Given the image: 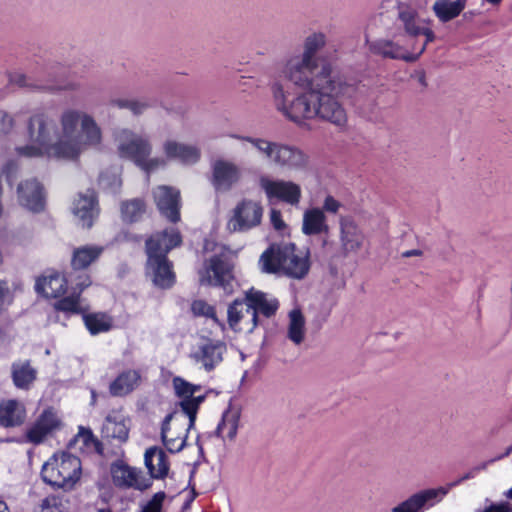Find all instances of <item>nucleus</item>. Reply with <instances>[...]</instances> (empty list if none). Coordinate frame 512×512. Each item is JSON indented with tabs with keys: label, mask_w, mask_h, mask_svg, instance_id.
Masks as SVG:
<instances>
[{
	"label": "nucleus",
	"mask_w": 512,
	"mask_h": 512,
	"mask_svg": "<svg viewBox=\"0 0 512 512\" xmlns=\"http://www.w3.org/2000/svg\"><path fill=\"white\" fill-rule=\"evenodd\" d=\"M325 44L324 33L308 35L303 42V51L290 55L279 76L269 84L275 110L296 124L322 119L343 127L347 122L346 112L336 98L352 97L355 87L330 63L317 57Z\"/></svg>",
	"instance_id": "f257e3e1"
},
{
	"label": "nucleus",
	"mask_w": 512,
	"mask_h": 512,
	"mask_svg": "<svg viewBox=\"0 0 512 512\" xmlns=\"http://www.w3.org/2000/svg\"><path fill=\"white\" fill-rule=\"evenodd\" d=\"M28 142L15 148L26 158L76 160L89 149L103 143V130L90 113L67 108L59 116L57 128L45 112L33 114L27 125Z\"/></svg>",
	"instance_id": "f03ea898"
},
{
	"label": "nucleus",
	"mask_w": 512,
	"mask_h": 512,
	"mask_svg": "<svg viewBox=\"0 0 512 512\" xmlns=\"http://www.w3.org/2000/svg\"><path fill=\"white\" fill-rule=\"evenodd\" d=\"M398 21L406 42L401 45L400 40L381 41L378 44V51L390 58L415 61L424 52L427 44L433 41L434 33L420 12L410 9L407 5L399 6Z\"/></svg>",
	"instance_id": "7ed1b4c3"
},
{
	"label": "nucleus",
	"mask_w": 512,
	"mask_h": 512,
	"mask_svg": "<svg viewBox=\"0 0 512 512\" xmlns=\"http://www.w3.org/2000/svg\"><path fill=\"white\" fill-rule=\"evenodd\" d=\"M181 244V235L176 229L157 233L146 242V275L152 283L160 288H169L175 282L172 264L167 253Z\"/></svg>",
	"instance_id": "20e7f679"
},
{
	"label": "nucleus",
	"mask_w": 512,
	"mask_h": 512,
	"mask_svg": "<svg viewBox=\"0 0 512 512\" xmlns=\"http://www.w3.org/2000/svg\"><path fill=\"white\" fill-rule=\"evenodd\" d=\"M310 266V251L293 243L272 246L264 251L259 259L262 272L281 274L297 280L306 277Z\"/></svg>",
	"instance_id": "39448f33"
},
{
	"label": "nucleus",
	"mask_w": 512,
	"mask_h": 512,
	"mask_svg": "<svg viewBox=\"0 0 512 512\" xmlns=\"http://www.w3.org/2000/svg\"><path fill=\"white\" fill-rule=\"evenodd\" d=\"M228 137L238 141L242 148H245L246 145L249 144L260 156L276 167L291 171H300L304 170L308 165L307 155L295 146L270 141L267 138L234 133L229 134Z\"/></svg>",
	"instance_id": "423d86ee"
},
{
	"label": "nucleus",
	"mask_w": 512,
	"mask_h": 512,
	"mask_svg": "<svg viewBox=\"0 0 512 512\" xmlns=\"http://www.w3.org/2000/svg\"><path fill=\"white\" fill-rule=\"evenodd\" d=\"M82 475L80 459L67 452L54 453L42 466L45 483L65 491L72 490Z\"/></svg>",
	"instance_id": "0eeeda50"
},
{
	"label": "nucleus",
	"mask_w": 512,
	"mask_h": 512,
	"mask_svg": "<svg viewBox=\"0 0 512 512\" xmlns=\"http://www.w3.org/2000/svg\"><path fill=\"white\" fill-rule=\"evenodd\" d=\"M114 139L120 157L133 161L144 171L151 172L164 165L163 159L150 158L152 146L147 137L124 128L115 132Z\"/></svg>",
	"instance_id": "6e6552de"
},
{
	"label": "nucleus",
	"mask_w": 512,
	"mask_h": 512,
	"mask_svg": "<svg viewBox=\"0 0 512 512\" xmlns=\"http://www.w3.org/2000/svg\"><path fill=\"white\" fill-rule=\"evenodd\" d=\"M342 204L332 195L325 196L322 207L311 206L302 215L301 231L305 236L328 234L330 226L326 213L337 214Z\"/></svg>",
	"instance_id": "1a4fd4ad"
},
{
	"label": "nucleus",
	"mask_w": 512,
	"mask_h": 512,
	"mask_svg": "<svg viewBox=\"0 0 512 512\" xmlns=\"http://www.w3.org/2000/svg\"><path fill=\"white\" fill-rule=\"evenodd\" d=\"M257 184L269 202L280 201L291 206H298L301 202L302 188L294 181L263 174L258 177Z\"/></svg>",
	"instance_id": "9d476101"
},
{
	"label": "nucleus",
	"mask_w": 512,
	"mask_h": 512,
	"mask_svg": "<svg viewBox=\"0 0 512 512\" xmlns=\"http://www.w3.org/2000/svg\"><path fill=\"white\" fill-rule=\"evenodd\" d=\"M264 208L260 201L244 198L231 211L227 221L230 232H247L261 224Z\"/></svg>",
	"instance_id": "9b49d317"
},
{
	"label": "nucleus",
	"mask_w": 512,
	"mask_h": 512,
	"mask_svg": "<svg viewBox=\"0 0 512 512\" xmlns=\"http://www.w3.org/2000/svg\"><path fill=\"white\" fill-rule=\"evenodd\" d=\"M195 419L178 412L168 415L162 425L161 437L165 447L172 453L181 451L186 443L188 430Z\"/></svg>",
	"instance_id": "f8f14e48"
},
{
	"label": "nucleus",
	"mask_w": 512,
	"mask_h": 512,
	"mask_svg": "<svg viewBox=\"0 0 512 512\" xmlns=\"http://www.w3.org/2000/svg\"><path fill=\"white\" fill-rule=\"evenodd\" d=\"M470 474L465 475L456 482L450 483L446 487L425 489L411 495L406 500L394 506L391 512H423L426 506H433L444 498L449 490L465 479H469Z\"/></svg>",
	"instance_id": "ddd939ff"
},
{
	"label": "nucleus",
	"mask_w": 512,
	"mask_h": 512,
	"mask_svg": "<svg viewBox=\"0 0 512 512\" xmlns=\"http://www.w3.org/2000/svg\"><path fill=\"white\" fill-rule=\"evenodd\" d=\"M339 250L342 255L356 256L364 248L365 234L357 222L351 217L339 219Z\"/></svg>",
	"instance_id": "4468645a"
},
{
	"label": "nucleus",
	"mask_w": 512,
	"mask_h": 512,
	"mask_svg": "<svg viewBox=\"0 0 512 512\" xmlns=\"http://www.w3.org/2000/svg\"><path fill=\"white\" fill-rule=\"evenodd\" d=\"M173 388L180 399V407L185 416L196 419V414L205 396L201 394V386L192 384L181 377L173 378Z\"/></svg>",
	"instance_id": "2eb2a0df"
},
{
	"label": "nucleus",
	"mask_w": 512,
	"mask_h": 512,
	"mask_svg": "<svg viewBox=\"0 0 512 512\" xmlns=\"http://www.w3.org/2000/svg\"><path fill=\"white\" fill-rule=\"evenodd\" d=\"M240 167L225 159H217L211 165V184L217 192H227L241 179Z\"/></svg>",
	"instance_id": "dca6fc26"
},
{
	"label": "nucleus",
	"mask_w": 512,
	"mask_h": 512,
	"mask_svg": "<svg viewBox=\"0 0 512 512\" xmlns=\"http://www.w3.org/2000/svg\"><path fill=\"white\" fill-rule=\"evenodd\" d=\"M62 427L61 418L51 410H44L26 431V440L33 444L42 443Z\"/></svg>",
	"instance_id": "f3484780"
},
{
	"label": "nucleus",
	"mask_w": 512,
	"mask_h": 512,
	"mask_svg": "<svg viewBox=\"0 0 512 512\" xmlns=\"http://www.w3.org/2000/svg\"><path fill=\"white\" fill-rule=\"evenodd\" d=\"M225 352L224 343L209 340L195 347L190 353V358L195 364L210 372L222 362Z\"/></svg>",
	"instance_id": "a211bd4d"
},
{
	"label": "nucleus",
	"mask_w": 512,
	"mask_h": 512,
	"mask_svg": "<svg viewBox=\"0 0 512 512\" xmlns=\"http://www.w3.org/2000/svg\"><path fill=\"white\" fill-rule=\"evenodd\" d=\"M227 322L235 332L250 333L257 326V316L250 311L244 299H235L228 307Z\"/></svg>",
	"instance_id": "6ab92c4d"
},
{
	"label": "nucleus",
	"mask_w": 512,
	"mask_h": 512,
	"mask_svg": "<svg viewBox=\"0 0 512 512\" xmlns=\"http://www.w3.org/2000/svg\"><path fill=\"white\" fill-rule=\"evenodd\" d=\"M110 473L113 483L118 487L144 490L149 486L140 470L130 467L122 461L113 463Z\"/></svg>",
	"instance_id": "aec40b11"
},
{
	"label": "nucleus",
	"mask_w": 512,
	"mask_h": 512,
	"mask_svg": "<svg viewBox=\"0 0 512 512\" xmlns=\"http://www.w3.org/2000/svg\"><path fill=\"white\" fill-rule=\"evenodd\" d=\"M155 204L164 217L171 222L180 220V193L168 186H158L153 190Z\"/></svg>",
	"instance_id": "412c9836"
},
{
	"label": "nucleus",
	"mask_w": 512,
	"mask_h": 512,
	"mask_svg": "<svg viewBox=\"0 0 512 512\" xmlns=\"http://www.w3.org/2000/svg\"><path fill=\"white\" fill-rule=\"evenodd\" d=\"M200 281L208 285L221 286L231 277L230 265L223 254H215L200 271Z\"/></svg>",
	"instance_id": "4be33fe9"
},
{
	"label": "nucleus",
	"mask_w": 512,
	"mask_h": 512,
	"mask_svg": "<svg viewBox=\"0 0 512 512\" xmlns=\"http://www.w3.org/2000/svg\"><path fill=\"white\" fill-rule=\"evenodd\" d=\"M131 421L122 411H112L107 415L102 426V435L105 438L115 439L120 443L126 442L129 437Z\"/></svg>",
	"instance_id": "5701e85b"
},
{
	"label": "nucleus",
	"mask_w": 512,
	"mask_h": 512,
	"mask_svg": "<svg viewBox=\"0 0 512 512\" xmlns=\"http://www.w3.org/2000/svg\"><path fill=\"white\" fill-rule=\"evenodd\" d=\"M244 301L255 316L262 314L266 317L274 315L279 307V303L273 296L264 293L255 288H250L244 292Z\"/></svg>",
	"instance_id": "b1692460"
},
{
	"label": "nucleus",
	"mask_w": 512,
	"mask_h": 512,
	"mask_svg": "<svg viewBox=\"0 0 512 512\" xmlns=\"http://www.w3.org/2000/svg\"><path fill=\"white\" fill-rule=\"evenodd\" d=\"M18 201L30 211H40L44 207L43 190L39 182L30 180L22 182L18 186Z\"/></svg>",
	"instance_id": "393cba45"
},
{
	"label": "nucleus",
	"mask_w": 512,
	"mask_h": 512,
	"mask_svg": "<svg viewBox=\"0 0 512 512\" xmlns=\"http://www.w3.org/2000/svg\"><path fill=\"white\" fill-rule=\"evenodd\" d=\"M72 213L78 219L79 225L90 227L98 214L94 192L79 194L73 203Z\"/></svg>",
	"instance_id": "a878e982"
},
{
	"label": "nucleus",
	"mask_w": 512,
	"mask_h": 512,
	"mask_svg": "<svg viewBox=\"0 0 512 512\" xmlns=\"http://www.w3.org/2000/svg\"><path fill=\"white\" fill-rule=\"evenodd\" d=\"M163 152L168 159L177 160L183 164H194L200 159V150L197 146L173 139L163 143Z\"/></svg>",
	"instance_id": "bb28decb"
},
{
	"label": "nucleus",
	"mask_w": 512,
	"mask_h": 512,
	"mask_svg": "<svg viewBox=\"0 0 512 512\" xmlns=\"http://www.w3.org/2000/svg\"><path fill=\"white\" fill-rule=\"evenodd\" d=\"M35 290L46 298H58L67 290V280L58 272H48L36 280Z\"/></svg>",
	"instance_id": "cd10ccee"
},
{
	"label": "nucleus",
	"mask_w": 512,
	"mask_h": 512,
	"mask_svg": "<svg viewBox=\"0 0 512 512\" xmlns=\"http://www.w3.org/2000/svg\"><path fill=\"white\" fill-rule=\"evenodd\" d=\"M144 463L148 473L154 479H163L169 473V458L159 447L153 446L145 451Z\"/></svg>",
	"instance_id": "c85d7f7f"
},
{
	"label": "nucleus",
	"mask_w": 512,
	"mask_h": 512,
	"mask_svg": "<svg viewBox=\"0 0 512 512\" xmlns=\"http://www.w3.org/2000/svg\"><path fill=\"white\" fill-rule=\"evenodd\" d=\"M26 419V409L22 402L8 399L0 403V425L14 427L21 425Z\"/></svg>",
	"instance_id": "c756f323"
},
{
	"label": "nucleus",
	"mask_w": 512,
	"mask_h": 512,
	"mask_svg": "<svg viewBox=\"0 0 512 512\" xmlns=\"http://www.w3.org/2000/svg\"><path fill=\"white\" fill-rule=\"evenodd\" d=\"M241 417L239 407L230 405L223 413L222 419L217 427L218 435L224 441H233L237 435Z\"/></svg>",
	"instance_id": "7c9ffc66"
},
{
	"label": "nucleus",
	"mask_w": 512,
	"mask_h": 512,
	"mask_svg": "<svg viewBox=\"0 0 512 512\" xmlns=\"http://www.w3.org/2000/svg\"><path fill=\"white\" fill-rule=\"evenodd\" d=\"M140 381L141 376L137 370H125L111 382L109 391L113 396H125L136 389Z\"/></svg>",
	"instance_id": "2f4dec72"
},
{
	"label": "nucleus",
	"mask_w": 512,
	"mask_h": 512,
	"mask_svg": "<svg viewBox=\"0 0 512 512\" xmlns=\"http://www.w3.org/2000/svg\"><path fill=\"white\" fill-rule=\"evenodd\" d=\"M466 0H437L433 10L438 19L442 22L456 18L465 8Z\"/></svg>",
	"instance_id": "473e14b6"
},
{
	"label": "nucleus",
	"mask_w": 512,
	"mask_h": 512,
	"mask_svg": "<svg viewBox=\"0 0 512 512\" xmlns=\"http://www.w3.org/2000/svg\"><path fill=\"white\" fill-rule=\"evenodd\" d=\"M288 338L296 345L303 342L306 334L305 319L298 309H293L288 315Z\"/></svg>",
	"instance_id": "72a5a7b5"
},
{
	"label": "nucleus",
	"mask_w": 512,
	"mask_h": 512,
	"mask_svg": "<svg viewBox=\"0 0 512 512\" xmlns=\"http://www.w3.org/2000/svg\"><path fill=\"white\" fill-rule=\"evenodd\" d=\"M12 378L15 386L27 389L36 378V371L28 362H17L12 366Z\"/></svg>",
	"instance_id": "f704fd0d"
},
{
	"label": "nucleus",
	"mask_w": 512,
	"mask_h": 512,
	"mask_svg": "<svg viewBox=\"0 0 512 512\" xmlns=\"http://www.w3.org/2000/svg\"><path fill=\"white\" fill-rule=\"evenodd\" d=\"M102 252L98 246H83L74 251L72 265L76 269H83L95 261Z\"/></svg>",
	"instance_id": "c9c22d12"
},
{
	"label": "nucleus",
	"mask_w": 512,
	"mask_h": 512,
	"mask_svg": "<svg viewBox=\"0 0 512 512\" xmlns=\"http://www.w3.org/2000/svg\"><path fill=\"white\" fill-rule=\"evenodd\" d=\"M85 326L91 334L108 331L112 326L111 318L104 313H91L83 316Z\"/></svg>",
	"instance_id": "e433bc0d"
},
{
	"label": "nucleus",
	"mask_w": 512,
	"mask_h": 512,
	"mask_svg": "<svg viewBox=\"0 0 512 512\" xmlns=\"http://www.w3.org/2000/svg\"><path fill=\"white\" fill-rule=\"evenodd\" d=\"M145 212V205L139 199L123 202L121 205V216L126 222H134L140 219Z\"/></svg>",
	"instance_id": "4c0bfd02"
},
{
	"label": "nucleus",
	"mask_w": 512,
	"mask_h": 512,
	"mask_svg": "<svg viewBox=\"0 0 512 512\" xmlns=\"http://www.w3.org/2000/svg\"><path fill=\"white\" fill-rule=\"evenodd\" d=\"M54 308L57 311H61L66 314H79L86 310L80 300V297L74 294L57 301L54 304Z\"/></svg>",
	"instance_id": "58836bf2"
},
{
	"label": "nucleus",
	"mask_w": 512,
	"mask_h": 512,
	"mask_svg": "<svg viewBox=\"0 0 512 512\" xmlns=\"http://www.w3.org/2000/svg\"><path fill=\"white\" fill-rule=\"evenodd\" d=\"M74 443L79 445V449L83 451L98 450L99 442L94 437L90 429L79 427V431L74 438Z\"/></svg>",
	"instance_id": "ea45409f"
},
{
	"label": "nucleus",
	"mask_w": 512,
	"mask_h": 512,
	"mask_svg": "<svg viewBox=\"0 0 512 512\" xmlns=\"http://www.w3.org/2000/svg\"><path fill=\"white\" fill-rule=\"evenodd\" d=\"M191 310L195 316L210 318L213 321L218 322L214 307L209 305L204 300L193 301L191 305Z\"/></svg>",
	"instance_id": "a19ab883"
},
{
	"label": "nucleus",
	"mask_w": 512,
	"mask_h": 512,
	"mask_svg": "<svg viewBox=\"0 0 512 512\" xmlns=\"http://www.w3.org/2000/svg\"><path fill=\"white\" fill-rule=\"evenodd\" d=\"M16 288L5 280H0V309L7 307L13 300V291Z\"/></svg>",
	"instance_id": "79ce46f5"
},
{
	"label": "nucleus",
	"mask_w": 512,
	"mask_h": 512,
	"mask_svg": "<svg viewBox=\"0 0 512 512\" xmlns=\"http://www.w3.org/2000/svg\"><path fill=\"white\" fill-rule=\"evenodd\" d=\"M165 498L164 492L155 493L149 501L142 505L140 512H161Z\"/></svg>",
	"instance_id": "37998d69"
},
{
	"label": "nucleus",
	"mask_w": 512,
	"mask_h": 512,
	"mask_svg": "<svg viewBox=\"0 0 512 512\" xmlns=\"http://www.w3.org/2000/svg\"><path fill=\"white\" fill-rule=\"evenodd\" d=\"M43 508L50 509L51 510L50 512H64L66 510L67 506H66V503L62 499H60L56 496H51L44 500Z\"/></svg>",
	"instance_id": "c03bdc74"
},
{
	"label": "nucleus",
	"mask_w": 512,
	"mask_h": 512,
	"mask_svg": "<svg viewBox=\"0 0 512 512\" xmlns=\"http://www.w3.org/2000/svg\"><path fill=\"white\" fill-rule=\"evenodd\" d=\"M428 2L429 0H398V7L407 5L410 9H415L421 13L427 7Z\"/></svg>",
	"instance_id": "a18cd8bd"
},
{
	"label": "nucleus",
	"mask_w": 512,
	"mask_h": 512,
	"mask_svg": "<svg viewBox=\"0 0 512 512\" xmlns=\"http://www.w3.org/2000/svg\"><path fill=\"white\" fill-rule=\"evenodd\" d=\"M13 126L12 118L0 110V135L7 134Z\"/></svg>",
	"instance_id": "49530a36"
},
{
	"label": "nucleus",
	"mask_w": 512,
	"mask_h": 512,
	"mask_svg": "<svg viewBox=\"0 0 512 512\" xmlns=\"http://www.w3.org/2000/svg\"><path fill=\"white\" fill-rule=\"evenodd\" d=\"M270 221L276 230L281 231L286 227L285 222L282 219V214L277 209H271Z\"/></svg>",
	"instance_id": "de8ad7c7"
},
{
	"label": "nucleus",
	"mask_w": 512,
	"mask_h": 512,
	"mask_svg": "<svg viewBox=\"0 0 512 512\" xmlns=\"http://www.w3.org/2000/svg\"><path fill=\"white\" fill-rule=\"evenodd\" d=\"M10 82L20 87L30 86L29 79L22 72H13L9 76Z\"/></svg>",
	"instance_id": "09e8293b"
},
{
	"label": "nucleus",
	"mask_w": 512,
	"mask_h": 512,
	"mask_svg": "<svg viewBox=\"0 0 512 512\" xmlns=\"http://www.w3.org/2000/svg\"><path fill=\"white\" fill-rule=\"evenodd\" d=\"M148 108V104L143 101L132 99L130 111L135 115L142 114Z\"/></svg>",
	"instance_id": "8fccbe9b"
},
{
	"label": "nucleus",
	"mask_w": 512,
	"mask_h": 512,
	"mask_svg": "<svg viewBox=\"0 0 512 512\" xmlns=\"http://www.w3.org/2000/svg\"><path fill=\"white\" fill-rule=\"evenodd\" d=\"M132 99H114L112 100V105L118 108H126L130 109Z\"/></svg>",
	"instance_id": "3c124183"
},
{
	"label": "nucleus",
	"mask_w": 512,
	"mask_h": 512,
	"mask_svg": "<svg viewBox=\"0 0 512 512\" xmlns=\"http://www.w3.org/2000/svg\"><path fill=\"white\" fill-rule=\"evenodd\" d=\"M505 504H506V502L499 503V504H492L483 510H478L477 512H503V509H505Z\"/></svg>",
	"instance_id": "603ef678"
},
{
	"label": "nucleus",
	"mask_w": 512,
	"mask_h": 512,
	"mask_svg": "<svg viewBox=\"0 0 512 512\" xmlns=\"http://www.w3.org/2000/svg\"><path fill=\"white\" fill-rule=\"evenodd\" d=\"M4 173L6 174L7 181L10 182L11 181V177H12V171H11V166L10 165H7L4 168Z\"/></svg>",
	"instance_id": "864d4df0"
},
{
	"label": "nucleus",
	"mask_w": 512,
	"mask_h": 512,
	"mask_svg": "<svg viewBox=\"0 0 512 512\" xmlns=\"http://www.w3.org/2000/svg\"><path fill=\"white\" fill-rule=\"evenodd\" d=\"M8 510V507L6 505V503L2 500H0V512H7Z\"/></svg>",
	"instance_id": "5fc2aeb1"
},
{
	"label": "nucleus",
	"mask_w": 512,
	"mask_h": 512,
	"mask_svg": "<svg viewBox=\"0 0 512 512\" xmlns=\"http://www.w3.org/2000/svg\"><path fill=\"white\" fill-rule=\"evenodd\" d=\"M511 452H512V445H511V446H509V447L506 449L505 453H504L503 455L499 456V457H498V459H501V458H503V457L508 456Z\"/></svg>",
	"instance_id": "6e6d98bb"
},
{
	"label": "nucleus",
	"mask_w": 512,
	"mask_h": 512,
	"mask_svg": "<svg viewBox=\"0 0 512 512\" xmlns=\"http://www.w3.org/2000/svg\"><path fill=\"white\" fill-rule=\"evenodd\" d=\"M503 512H512V508L509 503L506 502L505 509H503Z\"/></svg>",
	"instance_id": "4d7b16f0"
},
{
	"label": "nucleus",
	"mask_w": 512,
	"mask_h": 512,
	"mask_svg": "<svg viewBox=\"0 0 512 512\" xmlns=\"http://www.w3.org/2000/svg\"><path fill=\"white\" fill-rule=\"evenodd\" d=\"M486 1L491 4H499L502 0H486Z\"/></svg>",
	"instance_id": "13d9d810"
},
{
	"label": "nucleus",
	"mask_w": 512,
	"mask_h": 512,
	"mask_svg": "<svg viewBox=\"0 0 512 512\" xmlns=\"http://www.w3.org/2000/svg\"><path fill=\"white\" fill-rule=\"evenodd\" d=\"M506 496L512 499V487L507 491Z\"/></svg>",
	"instance_id": "bf43d9fd"
},
{
	"label": "nucleus",
	"mask_w": 512,
	"mask_h": 512,
	"mask_svg": "<svg viewBox=\"0 0 512 512\" xmlns=\"http://www.w3.org/2000/svg\"><path fill=\"white\" fill-rule=\"evenodd\" d=\"M88 285H89V283L80 284L79 289L82 290V289H84V287H87Z\"/></svg>",
	"instance_id": "052dcab7"
},
{
	"label": "nucleus",
	"mask_w": 512,
	"mask_h": 512,
	"mask_svg": "<svg viewBox=\"0 0 512 512\" xmlns=\"http://www.w3.org/2000/svg\"><path fill=\"white\" fill-rule=\"evenodd\" d=\"M211 244H212V243H210V242H208V241H207V242L205 243V250H208Z\"/></svg>",
	"instance_id": "680f3d73"
},
{
	"label": "nucleus",
	"mask_w": 512,
	"mask_h": 512,
	"mask_svg": "<svg viewBox=\"0 0 512 512\" xmlns=\"http://www.w3.org/2000/svg\"><path fill=\"white\" fill-rule=\"evenodd\" d=\"M98 512H112V511L109 509H99Z\"/></svg>",
	"instance_id": "e2e57ef3"
},
{
	"label": "nucleus",
	"mask_w": 512,
	"mask_h": 512,
	"mask_svg": "<svg viewBox=\"0 0 512 512\" xmlns=\"http://www.w3.org/2000/svg\"><path fill=\"white\" fill-rule=\"evenodd\" d=\"M91 394H92V400H93V402H94V401H95V398H96V394H95V392H94V391H92V392H91Z\"/></svg>",
	"instance_id": "0e129e2a"
},
{
	"label": "nucleus",
	"mask_w": 512,
	"mask_h": 512,
	"mask_svg": "<svg viewBox=\"0 0 512 512\" xmlns=\"http://www.w3.org/2000/svg\"><path fill=\"white\" fill-rule=\"evenodd\" d=\"M114 182H115L118 186L121 184V183H120V180H118V179H116Z\"/></svg>",
	"instance_id": "69168bd1"
}]
</instances>
